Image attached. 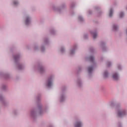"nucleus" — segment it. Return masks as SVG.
Here are the masks:
<instances>
[{
    "mask_svg": "<svg viewBox=\"0 0 127 127\" xmlns=\"http://www.w3.org/2000/svg\"><path fill=\"white\" fill-rule=\"evenodd\" d=\"M125 16V12L124 11H120L119 13V17L120 18H123Z\"/></svg>",
    "mask_w": 127,
    "mask_h": 127,
    "instance_id": "26",
    "label": "nucleus"
},
{
    "mask_svg": "<svg viewBox=\"0 0 127 127\" xmlns=\"http://www.w3.org/2000/svg\"><path fill=\"white\" fill-rule=\"evenodd\" d=\"M116 112L117 116L119 118H123V117H126L127 115V111L125 109H123L122 107H117L116 109Z\"/></svg>",
    "mask_w": 127,
    "mask_h": 127,
    "instance_id": "5",
    "label": "nucleus"
},
{
    "mask_svg": "<svg viewBox=\"0 0 127 127\" xmlns=\"http://www.w3.org/2000/svg\"><path fill=\"white\" fill-rule=\"evenodd\" d=\"M33 69L35 71L38 70V72L40 73V74H44L46 71V69L43 66H34Z\"/></svg>",
    "mask_w": 127,
    "mask_h": 127,
    "instance_id": "10",
    "label": "nucleus"
},
{
    "mask_svg": "<svg viewBox=\"0 0 127 127\" xmlns=\"http://www.w3.org/2000/svg\"><path fill=\"white\" fill-rule=\"evenodd\" d=\"M99 46L100 47H101L102 49V51L103 52H106L109 50V49L108 48V47H107V45H106V42H101L99 44Z\"/></svg>",
    "mask_w": 127,
    "mask_h": 127,
    "instance_id": "13",
    "label": "nucleus"
},
{
    "mask_svg": "<svg viewBox=\"0 0 127 127\" xmlns=\"http://www.w3.org/2000/svg\"><path fill=\"white\" fill-rule=\"evenodd\" d=\"M108 107H111V108H115L116 107V103L114 101L110 102L107 105Z\"/></svg>",
    "mask_w": 127,
    "mask_h": 127,
    "instance_id": "21",
    "label": "nucleus"
},
{
    "mask_svg": "<svg viewBox=\"0 0 127 127\" xmlns=\"http://www.w3.org/2000/svg\"><path fill=\"white\" fill-rule=\"evenodd\" d=\"M49 32L52 35H56L57 31L54 28H51L49 30Z\"/></svg>",
    "mask_w": 127,
    "mask_h": 127,
    "instance_id": "20",
    "label": "nucleus"
},
{
    "mask_svg": "<svg viewBox=\"0 0 127 127\" xmlns=\"http://www.w3.org/2000/svg\"><path fill=\"white\" fill-rule=\"evenodd\" d=\"M112 78L114 79L115 81H118L120 80V73L118 72H114L112 74Z\"/></svg>",
    "mask_w": 127,
    "mask_h": 127,
    "instance_id": "15",
    "label": "nucleus"
},
{
    "mask_svg": "<svg viewBox=\"0 0 127 127\" xmlns=\"http://www.w3.org/2000/svg\"><path fill=\"white\" fill-rule=\"evenodd\" d=\"M0 76H2L4 79H9L10 78V74L9 73L3 74L2 73H0Z\"/></svg>",
    "mask_w": 127,
    "mask_h": 127,
    "instance_id": "17",
    "label": "nucleus"
},
{
    "mask_svg": "<svg viewBox=\"0 0 127 127\" xmlns=\"http://www.w3.org/2000/svg\"><path fill=\"white\" fill-rule=\"evenodd\" d=\"M76 83L78 87H79L80 88H81V87L83 86V82L82 81V79H81V78H78L77 79Z\"/></svg>",
    "mask_w": 127,
    "mask_h": 127,
    "instance_id": "19",
    "label": "nucleus"
},
{
    "mask_svg": "<svg viewBox=\"0 0 127 127\" xmlns=\"http://www.w3.org/2000/svg\"><path fill=\"white\" fill-rule=\"evenodd\" d=\"M106 65H107V67H111V66H112V65H113V64L111 62L108 61V62H107Z\"/></svg>",
    "mask_w": 127,
    "mask_h": 127,
    "instance_id": "29",
    "label": "nucleus"
},
{
    "mask_svg": "<svg viewBox=\"0 0 127 127\" xmlns=\"http://www.w3.org/2000/svg\"><path fill=\"white\" fill-rule=\"evenodd\" d=\"M14 61L17 64V67L19 70H22L24 68V65L19 64L18 61L20 59V55L19 54H17L13 56Z\"/></svg>",
    "mask_w": 127,
    "mask_h": 127,
    "instance_id": "4",
    "label": "nucleus"
},
{
    "mask_svg": "<svg viewBox=\"0 0 127 127\" xmlns=\"http://www.w3.org/2000/svg\"><path fill=\"white\" fill-rule=\"evenodd\" d=\"M88 14H92V11L91 10H89L88 11Z\"/></svg>",
    "mask_w": 127,
    "mask_h": 127,
    "instance_id": "34",
    "label": "nucleus"
},
{
    "mask_svg": "<svg viewBox=\"0 0 127 127\" xmlns=\"http://www.w3.org/2000/svg\"><path fill=\"white\" fill-rule=\"evenodd\" d=\"M77 49H78V44L73 45L72 48L70 49L69 54L70 55H74L75 54V51Z\"/></svg>",
    "mask_w": 127,
    "mask_h": 127,
    "instance_id": "14",
    "label": "nucleus"
},
{
    "mask_svg": "<svg viewBox=\"0 0 127 127\" xmlns=\"http://www.w3.org/2000/svg\"><path fill=\"white\" fill-rule=\"evenodd\" d=\"M55 79L54 74H50L47 79L46 85L47 88H52L53 87V80Z\"/></svg>",
    "mask_w": 127,
    "mask_h": 127,
    "instance_id": "6",
    "label": "nucleus"
},
{
    "mask_svg": "<svg viewBox=\"0 0 127 127\" xmlns=\"http://www.w3.org/2000/svg\"><path fill=\"white\" fill-rule=\"evenodd\" d=\"M13 4L14 6H17L19 4V2L17 0H14L13 1Z\"/></svg>",
    "mask_w": 127,
    "mask_h": 127,
    "instance_id": "28",
    "label": "nucleus"
},
{
    "mask_svg": "<svg viewBox=\"0 0 127 127\" xmlns=\"http://www.w3.org/2000/svg\"><path fill=\"white\" fill-rule=\"evenodd\" d=\"M84 127V122L82 119L78 118L75 120L74 124L73 127Z\"/></svg>",
    "mask_w": 127,
    "mask_h": 127,
    "instance_id": "9",
    "label": "nucleus"
},
{
    "mask_svg": "<svg viewBox=\"0 0 127 127\" xmlns=\"http://www.w3.org/2000/svg\"><path fill=\"white\" fill-rule=\"evenodd\" d=\"M66 8V4L63 3L60 8H58V7H56V6L53 5L52 6V8L55 11H57L59 12V13H62L64 11V9Z\"/></svg>",
    "mask_w": 127,
    "mask_h": 127,
    "instance_id": "8",
    "label": "nucleus"
},
{
    "mask_svg": "<svg viewBox=\"0 0 127 127\" xmlns=\"http://www.w3.org/2000/svg\"><path fill=\"white\" fill-rule=\"evenodd\" d=\"M113 30L114 31H117V30H119V25L117 24H114L112 26Z\"/></svg>",
    "mask_w": 127,
    "mask_h": 127,
    "instance_id": "22",
    "label": "nucleus"
},
{
    "mask_svg": "<svg viewBox=\"0 0 127 127\" xmlns=\"http://www.w3.org/2000/svg\"><path fill=\"white\" fill-rule=\"evenodd\" d=\"M116 68L119 71H122L123 70V65L121 64H118L117 65Z\"/></svg>",
    "mask_w": 127,
    "mask_h": 127,
    "instance_id": "24",
    "label": "nucleus"
},
{
    "mask_svg": "<svg viewBox=\"0 0 127 127\" xmlns=\"http://www.w3.org/2000/svg\"><path fill=\"white\" fill-rule=\"evenodd\" d=\"M66 90V88L64 87L62 89L61 92L60 93L58 100L60 103H64L66 101V94L64 91Z\"/></svg>",
    "mask_w": 127,
    "mask_h": 127,
    "instance_id": "7",
    "label": "nucleus"
},
{
    "mask_svg": "<svg viewBox=\"0 0 127 127\" xmlns=\"http://www.w3.org/2000/svg\"><path fill=\"white\" fill-rule=\"evenodd\" d=\"M41 99V95H39L37 97V100L38 101H40V99Z\"/></svg>",
    "mask_w": 127,
    "mask_h": 127,
    "instance_id": "33",
    "label": "nucleus"
},
{
    "mask_svg": "<svg viewBox=\"0 0 127 127\" xmlns=\"http://www.w3.org/2000/svg\"><path fill=\"white\" fill-rule=\"evenodd\" d=\"M88 37H89V35H88V34H87V33L84 34V35H83L84 39H87V38H88Z\"/></svg>",
    "mask_w": 127,
    "mask_h": 127,
    "instance_id": "31",
    "label": "nucleus"
},
{
    "mask_svg": "<svg viewBox=\"0 0 127 127\" xmlns=\"http://www.w3.org/2000/svg\"><path fill=\"white\" fill-rule=\"evenodd\" d=\"M95 10H99V9H100V8L98 7H94Z\"/></svg>",
    "mask_w": 127,
    "mask_h": 127,
    "instance_id": "35",
    "label": "nucleus"
},
{
    "mask_svg": "<svg viewBox=\"0 0 127 127\" xmlns=\"http://www.w3.org/2000/svg\"><path fill=\"white\" fill-rule=\"evenodd\" d=\"M77 18L78 21H80V22H82V21H84V18L81 15H78Z\"/></svg>",
    "mask_w": 127,
    "mask_h": 127,
    "instance_id": "27",
    "label": "nucleus"
},
{
    "mask_svg": "<svg viewBox=\"0 0 127 127\" xmlns=\"http://www.w3.org/2000/svg\"><path fill=\"white\" fill-rule=\"evenodd\" d=\"M91 52H93L94 51V49L93 48H91Z\"/></svg>",
    "mask_w": 127,
    "mask_h": 127,
    "instance_id": "38",
    "label": "nucleus"
},
{
    "mask_svg": "<svg viewBox=\"0 0 127 127\" xmlns=\"http://www.w3.org/2000/svg\"><path fill=\"white\" fill-rule=\"evenodd\" d=\"M126 10H127V6H126Z\"/></svg>",
    "mask_w": 127,
    "mask_h": 127,
    "instance_id": "41",
    "label": "nucleus"
},
{
    "mask_svg": "<svg viewBox=\"0 0 127 127\" xmlns=\"http://www.w3.org/2000/svg\"><path fill=\"white\" fill-rule=\"evenodd\" d=\"M37 109L38 110L35 109H32L30 112V116L33 119L36 118L38 115H39V116H43L44 114L47 112L49 107L48 106L44 107L42 103H39L37 104Z\"/></svg>",
    "mask_w": 127,
    "mask_h": 127,
    "instance_id": "1",
    "label": "nucleus"
},
{
    "mask_svg": "<svg viewBox=\"0 0 127 127\" xmlns=\"http://www.w3.org/2000/svg\"><path fill=\"white\" fill-rule=\"evenodd\" d=\"M49 127H53V126H52V125H50V126H49Z\"/></svg>",
    "mask_w": 127,
    "mask_h": 127,
    "instance_id": "40",
    "label": "nucleus"
},
{
    "mask_svg": "<svg viewBox=\"0 0 127 127\" xmlns=\"http://www.w3.org/2000/svg\"><path fill=\"white\" fill-rule=\"evenodd\" d=\"M85 59L90 61L92 63V65L89 66L87 69L88 73L90 76L92 75L94 68L96 67V63L95 62V57L93 55H90L89 57H85Z\"/></svg>",
    "mask_w": 127,
    "mask_h": 127,
    "instance_id": "3",
    "label": "nucleus"
},
{
    "mask_svg": "<svg viewBox=\"0 0 127 127\" xmlns=\"http://www.w3.org/2000/svg\"><path fill=\"white\" fill-rule=\"evenodd\" d=\"M17 113H18V111L15 110L13 111V114H14V115H16V114H17Z\"/></svg>",
    "mask_w": 127,
    "mask_h": 127,
    "instance_id": "32",
    "label": "nucleus"
},
{
    "mask_svg": "<svg viewBox=\"0 0 127 127\" xmlns=\"http://www.w3.org/2000/svg\"><path fill=\"white\" fill-rule=\"evenodd\" d=\"M103 76L104 78H108L109 77V72L108 70H105L103 72Z\"/></svg>",
    "mask_w": 127,
    "mask_h": 127,
    "instance_id": "25",
    "label": "nucleus"
},
{
    "mask_svg": "<svg viewBox=\"0 0 127 127\" xmlns=\"http://www.w3.org/2000/svg\"><path fill=\"white\" fill-rule=\"evenodd\" d=\"M0 102L4 108L7 107L8 106V102H7L4 98L2 97V95L0 94Z\"/></svg>",
    "mask_w": 127,
    "mask_h": 127,
    "instance_id": "12",
    "label": "nucleus"
},
{
    "mask_svg": "<svg viewBox=\"0 0 127 127\" xmlns=\"http://www.w3.org/2000/svg\"><path fill=\"white\" fill-rule=\"evenodd\" d=\"M89 33L92 35L93 39L95 40L98 37V33L96 31L90 30Z\"/></svg>",
    "mask_w": 127,
    "mask_h": 127,
    "instance_id": "16",
    "label": "nucleus"
},
{
    "mask_svg": "<svg viewBox=\"0 0 127 127\" xmlns=\"http://www.w3.org/2000/svg\"><path fill=\"white\" fill-rule=\"evenodd\" d=\"M100 59H104V57H101Z\"/></svg>",
    "mask_w": 127,
    "mask_h": 127,
    "instance_id": "39",
    "label": "nucleus"
},
{
    "mask_svg": "<svg viewBox=\"0 0 127 127\" xmlns=\"http://www.w3.org/2000/svg\"><path fill=\"white\" fill-rule=\"evenodd\" d=\"M114 15V9L113 8H110L109 10V17H113Z\"/></svg>",
    "mask_w": 127,
    "mask_h": 127,
    "instance_id": "23",
    "label": "nucleus"
},
{
    "mask_svg": "<svg viewBox=\"0 0 127 127\" xmlns=\"http://www.w3.org/2000/svg\"><path fill=\"white\" fill-rule=\"evenodd\" d=\"M32 20V17L30 15H26L24 18V23L25 25H30Z\"/></svg>",
    "mask_w": 127,
    "mask_h": 127,
    "instance_id": "11",
    "label": "nucleus"
},
{
    "mask_svg": "<svg viewBox=\"0 0 127 127\" xmlns=\"http://www.w3.org/2000/svg\"><path fill=\"white\" fill-rule=\"evenodd\" d=\"M60 50L61 53H62V54L65 53V52H66V49L65 48V46L64 45L61 46Z\"/></svg>",
    "mask_w": 127,
    "mask_h": 127,
    "instance_id": "18",
    "label": "nucleus"
},
{
    "mask_svg": "<svg viewBox=\"0 0 127 127\" xmlns=\"http://www.w3.org/2000/svg\"><path fill=\"white\" fill-rule=\"evenodd\" d=\"M74 6H75V5L74 4H72L71 5L70 7H71V8H73V7H74Z\"/></svg>",
    "mask_w": 127,
    "mask_h": 127,
    "instance_id": "36",
    "label": "nucleus"
},
{
    "mask_svg": "<svg viewBox=\"0 0 127 127\" xmlns=\"http://www.w3.org/2000/svg\"><path fill=\"white\" fill-rule=\"evenodd\" d=\"M7 88V86H6V85L5 84H3L1 86L2 90H6Z\"/></svg>",
    "mask_w": 127,
    "mask_h": 127,
    "instance_id": "30",
    "label": "nucleus"
},
{
    "mask_svg": "<svg viewBox=\"0 0 127 127\" xmlns=\"http://www.w3.org/2000/svg\"><path fill=\"white\" fill-rule=\"evenodd\" d=\"M118 127H122V123H119V124H118Z\"/></svg>",
    "mask_w": 127,
    "mask_h": 127,
    "instance_id": "37",
    "label": "nucleus"
},
{
    "mask_svg": "<svg viewBox=\"0 0 127 127\" xmlns=\"http://www.w3.org/2000/svg\"><path fill=\"white\" fill-rule=\"evenodd\" d=\"M50 43V40L49 38L47 37H45L43 39V43L41 44L40 48L38 45H35L34 46V51H38L40 49L41 51L42 52H45V46L48 45Z\"/></svg>",
    "mask_w": 127,
    "mask_h": 127,
    "instance_id": "2",
    "label": "nucleus"
}]
</instances>
